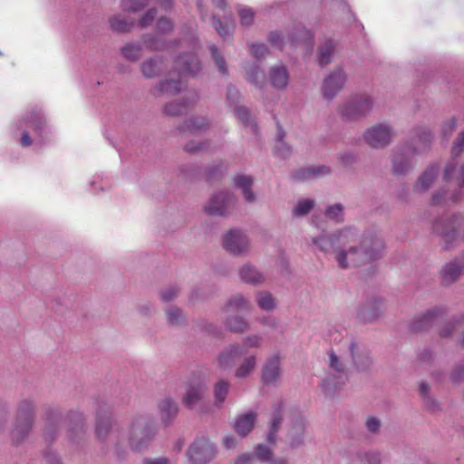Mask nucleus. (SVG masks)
I'll return each instance as SVG.
<instances>
[{"instance_id":"nucleus-23","label":"nucleus","mask_w":464,"mask_h":464,"mask_svg":"<svg viewBox=\"0 0 464 464\" xmlns=\"http://www.w3.org/2000/svg\"><path fill=\"white\" fill-rule=\"evenodd\" d=\"M35 416V400L31 396L22 398L17 403L15 420L34 423Z\"/></svg>"},{"instance_id":"nucleus-61","label":"nucleus","mask_w":464,"mask_h":464,"mask_svg":"<svg viewBox=\"0 0 464 464\" xmlns=\"http://www.w3.org/2000/svg\"><path fill=\"white\" fill-rule=\"evenodd\" d=\"M156 28L159 34H168L173 29V22L170 18L162 16L157 21Z\"/></svg>"},{"instance_id":"nucleus-38","label":"nucleus","mask_w":464,"mask_h":464,"mask_svg":"<svg viewBox=\"0 0 464 464\" xmlns=\"http://www.w3.org/2000/svg\"><path fill=\"white\" fill-rule=\"evenodd\" d=\"M439 172V166L431 165L426 169V170L420 175L418 181L415 184V190L422 192L427 190L432 184L435 177Z\"/></svg>"},{"instance_id":"nucleus-51","label":"nucleus","mask_w":464,"mask_h":464,"mask_svg":"<svg viewBox=\"0 0 464 464\" xmlns=\"http://www.w3.org/2000/svg\"><path fill=\"white\" fill-rule=\"evenodd\" d=\"M314 206V201L310 198L299 200L293 208L294 217H303L307 215Z\"/></svg>"},{"instance_id":"nucleus-36","label":"nucleus","mask_w":464,"mask_h":464,"mask_svg":"<svg viewBox=\"0 0 464 464\" xmlns=\"http://www.w3.org/2000/svg\"><path fill=\"white\" fill-rule=\"evenodd\" d=\"M335 50V43L332 39L324 40L318 47V63L325 66L332 63Z\"/></svg>"},{"instance_id":"nucleus-41","label":"nucleus","mask_w":464,"mask_h":464,"mask_svg":"<svg viewBox=\"0 0 464 464\" xmlns=\"http://www.w3.org/2000/svg\"><path fill=\"white\" fill-rule=\"evenodd\" d=\"M90 189L92 193L107 191L111 188L110 179L103 174H95L89 181Z\"/></svg>"},{"instance_id":"nucleus-59","label":"nucleus","mask_w":464,"mask_h":464,"mask_svg":"<svg viewBox=\"0 0 464 464\" xmlns=\"http://www.w3.org/2000/svg\"><path fill=\"white\" fill-rule=\"evenodd\" d=\"M238 16L242 26H250L254 22L255 12L249 7H244L238 10Z\"/></svg>"},{"instance_id":"nucleus-19","label":"nucleus","mask_w":464,"mask_h":464,"mask_svg":"<svg viewBox=\"0 0 464 464\" xmlns=\"http://www.w3.org/2000/svg\"><path fill=\"white\" fill-rule=\"evenodd\" d=\"M246 353V350L239 343L229 344L218 355V365L226 370L235 365L236 360Z\"/></svg>"},{"instance_id":"nucleus-47","label":"nucleus","mask_w":464,"mask_h":464,"mask_svg":"<svg viewBox=\"0 0 464 464\" xmlns=\"http://www.w3.org/2000/svg\"><path fill=\"white\" fill-rule=\"evenodd\" d=\"M208 48L218 72L222 75H227L228 71L225 57L221 54V53L218 51V47L215 44H210Z\"/></svg>"},{"instance_id":"nucleus-34","label":"nucleus","mask_w":464,"mask_h":464,"mask_svg":"<svg viewBox=\"0 0 464 464\" xmlns=\"http://www.w3.org/2000/svg\"><path fill=\"white\" fill-rule=\"evenodd\" d=\"M209 126V121L203 116L191 117L185 121L179 127L182 132L198 133L206 130Z\"/></svg>"},{"instance_id":"nucleus-24","label":"nucleus","mask_w":464,"mask_h":464,"mask_svg":"<svg viewBox=\"0 0 464 464\" xmlns=\"http://www.w3.org/2000/svg\"><path fill=\"white\" fill-rule=\"evenodd\" d=\"M165 69V60L162 56L150 57L140 63V72L147 79L160 76Z\"/></svg>"},{"instance_id":"nucleus-54","label":"nucleus","mask_w":464,"mask_h":464,"mask_svg":"<svg viewBox=\"0 0 464 464\" xmlns=\"http://www.w3.org/2000/svg\"><path fill=\"white\" fill-rule=\"evenodd\" d=\"M312 38H313V34H311L310 31L305 29L304 27H297L295 30V33L289 35V41L293 44H295L301 41L310 42L312 40Z\"/></svg>"},{"instance_id":"nucleus-25","label":"nucleus","mask_w":464,"mask_h":464,"mask_svg":"<svg viewBox=\"0 0 464 464\" xmlns=\"http://www.w3.org/2000/svg\"><path fill=\"white\" fill-rule=\"evenodd\" d=\"M160 419L165 425L173 421L179 413V405L171 397H165L158 403Z\"/></svg>"},{"instance_id":"nucleus-6","label":"nucleus","mask_w":464,"mask_h":464,"mask_svg":"<svg viewBox=\"0 0 464 464\" xmlns=\"http://www.w3.org/2000/svg\"><path fill=\"white\" fill-rule=\"evenodd\" d=\"M373 108V99L367 93L348 97L339 107V113L346 121H355L366 117Z\"/></svg>"},{"instance_id":"nucleus-30","label":"nucleus","mask_w":464,"mask_h":464,"mask_svg":"<svg viewBox=\"0 0 464 464\" xmlns=\"http://www.w3.org/2000/svg\"><path fill=\"white\" fill-rule=\"evenodd\" d=\"M61 419V414L55 410H51L47 412L46 424L44 431V437L47 442H52L56 439Z\"/></svg>"},{"instance_id":"nucleus-50","label":"nucleus","mask_w":464,"mask_h":464,"mask_svg":"<svg viewBox=\"0 0 464 464\" xmlns=\"http://www.w3.org/2000/svg\"><path fill=\"white\" fill-rule=\"evenodd\" d=\"M229 390V383L225 380L218 381L214 387V396L217 404L225 401Z\"/></svg>"},{"instance_id":"nucleus-3","label":"nucleus","mask_w":464,"mask_h":464,"mask_svg":"<svg viewBox=\"0 0 464 464\" xmlns=\"http://www.w3.org/2000/svg\"><path fill=\"white\" fill-rule=\"evenodd\" d=\"M157 433L154 419L149 414H137L130 422L128 433V444L132 451L146 450Z\"/></svg>"},{"instance_id":"nucleus-52","label":"nucleus","mask_w":464,"mask_h":464,"mask_svg":"<svg viewBox=\"0 0 464 464\" xmlns=\"http://www.w3.org/2000/svg\"><path fill=\"white\" fill-rule=\"evenodd\" d=\"M247 80L256 86L261 87L264 83L265 74L257 63L253 64L247 72Z\"/></svg>"},{"instance_id":"nucleus-9","label":"nucleus","mask_w":464,"mask_h":464,"mask_svg":"<svg viewBox=\"0 0 464 464\" xmlns=\"http://www.w3.org/2000/svg\"><path fill=\"white\" fill-rule=\"evenodd\" d=\"M224 249L235 256H245L250 251V239L241 229L233 228L222 237Z\"/></svg>"},{"instance_id":"nucleus-2","label":"nucleus","mask_w":464,"mask_h":464,"mask_svg":"<svg viewBox=\"0 0 464 464\" xmlns=\"http://www.w3.org/2000/svg\"><path fill=\"white\" fill-rule=\"evenodd\" d=\"M335 260L339 268L374 266L377 261V237L374 233H364L359 242L348 245L336 252Z\"/></svg>"},{"instance_id":"nucleus-64","label":"nucleus","mask_w":464,"mask_h":464,"mask_svg":"<svg viewBox=\"0 0 464 464\" xmlns=\"http://www.w3.org/2000/svg\"><path fill=\"white\" fill-rule=\"evenodd\" d=\"M269 44L276 48L282 49L285 44V35L280 31H272L268 34Z\"/></svg>"},{"instance_id":"nucleus-31","label":"nucleus","mask_w":464,"mask_h":464,"mask_svg":"<svg viewBox=\"0 0 464 464\" xmlns=\"http://www.w3.org/2000/svg\"><path fill=\"white\" fill-rule=\"evenodd\" d=\"M283 407L284 404L281 401H278L272 406L273 413L269 431L267 433V440L272 444L276 442V434L283 422Z\"/></svg>"},{"instance_id":"nucleus-39","label":"nucleus","mask_w":464,"mask_h":464,"mask_svg":"<svg viewBox=\"0 0 464 464\" xmlns=\"http://www.w3.org/2000/svg\"><path fill=\"white\" fill-rule=\"evenodd\" d=\"M251 307L250 302L240 294L233 295L224 306V313L229 314L235 311H248Z\"/></svg>"},{"instance_id":"nucleus-46","label":"nucleus","mask_w":464,"mask_h":464,"mask_svg":"<svg viewBox=\"0 0 464 464\" xmlns=\"http://www.w3.org/2000/svg\"><path fill=\"white\" fill-rule=\"evenodd\" d=\"M168 323L172 326H180L185 324V317L180 308L170 306L166 310Z\"/></svg>"},{"instance_id":"nucleus-20","label":"nucleus","mask_w":464,"mask_h":464,"mask_svg":"<svg viewBox=\"0 0 464 464\" xmlns=\"http://www.w3.org/2000/svg\"><path fill=\"white\" fill-rule=\"evenodd\" d=\"M240 280L247 285H260L266 280V276L257 266L251 263L244 264L238 271Z\"/></svg>"},{"instance_id":"nucleus-13","label":"nucleus","mask_w":464,"mask_h":464,"mask_svg":"<svg viewBox=\"0 0 464 464\" xmlns=\"http://www.w3.org/2000/svg\"><path fill=\"white\" fill-rule=\"evenodd\" d=\"M206 392V385L199 374L192 375L187 383L186 393L182 401L188 409H193L202 399Z\"/></svg>"},{"instance_id":"nucleus-11","label":"nucleus","mask_w":464,"mask_h":464,"mask_svg":"<svg viewBox=\"0 0 464 464\" xmlns=\"http://www.w3.org/2000/svg\"><path fill=\"white\" fill-rule=\"evenodd\" d=\"M237 201L236 196L228 191L222 190L215 193L204 207L207 214L217 217H225L229 213L230 207Z\"/></svg>"},{"instance_id":"nucleus-55","label":"nucleus","mask_w":464,"mask_h":464,"mask_svg":"<svg viewBox=\"0 0 464 464\" xmlns=\"http://www.w3.org/2000/svg\"><path fill=\"white\" fill-rule=\"evenodd\" d=\"M110 24L113 31L119 33L128 32L130 28V25L121 15H113L112 17H111Z\"/></svg>"},{"instance_id":"nucleus-56","label":"nucleus","mask_w":464,"mask_h":464,"mask_svg":"<svg viewBox=\"0 0 464 464\" xmlns=\"http://www.w3.org/2000/svg\"><path fill=\"white\" fill-rule=\"evenodd\" d=\"M343 207L340 203H336L328 206L325 209V216L330 218L336 220L337 222L343 221Z\"/></svg>"},{"instance_id":"nucleus-18","label":"nucleus","mask_w":464,"mask_h":464,"mask_svg":"<svg viewBox=\"0 0 464 464\" xmlns=\"http://www.w3.org/2000/svg\"><path fill=\"white\" fill-rule=\"evenodd\" d=\"M461 219L462 218L460 215H453L443 225L440 221H436L433 225V228L436 232L440 233L446 244H448L457 238Z\"/></svg>"},{"instance_id":"nucleus-10","label":"nucleus","mask_w":464,"mask_h":464,"mask_svg":"<svg viewBox=\"0 0 464 464\" xmlns=\"http://www.w3.org/2000/svg\"><path fill=\"white\" fill-rule=\"evenodd\" d=\"M349 352L353 366L358 372H366L372 366V353L365 342L353 339L349 343Z\"/></svg>"},{"instance_id":"nucleus-16","label":"nucleus","mask_w":464,"mask_h":464,"mask_svg":"<svg viewBox=\"0 0 464 464\" xmlns=\"http://www.w3.org/2000/svg\"><path fill=\"white\" fill-rule=\"evenodd\" d=\"M112 427L111 412L105 404H100L96 412L95 433L100 440H107Z\"/></svg>"},{"instance_id":"nucleus-21","label":"nucleus","mask_w":464,"mask_h":464,"mask_svg":"<svg viewBox=\"0 0 464 464\" xmlns=\"http://www.w3.org/2000/svg\"><path fill=\"white\" fill-rule=\"evenodd\" d=\"M234 187L241 191V195L246 204H254L256 201V196L252 189L254 179L252 176L237 174L233 178Z\"/></svg>"},{"instance_id":"nucleus-4","label":"nucleus","mask_w":464,"mask_h":464,"mask_svg":"<svg viewBox=\"0 0 464 464\" xmlns=\"http://www.w3.org/2000/svg\"><path fill=\"white\" fill-rule=\"evenodd\" d=\"M359 231L353 227H345L334 233H322L312 237L313 245L324 254L335 253L342 247L355 243Z\"/></svg>"},{"instance_id":"nucleus-44","label":"nucleus","mask_w":464,"mask_h":464,"mask_svg":"<svg viewBox=\"0 0 464 464\" xmlns=\"http://www.w3.org/2000/svg\"><path fill=\"white\" fill-rule=\"evenodd\" d=\"M256 366V355L246 356L241 364L237 368L235 376L238 379L246 378Z\"/></svg>"},{"instance_id":"nucleus-28","label":"nucleus","mask_w":464,"mask_h":464,"mask_svg":"<svg viewBox=\"0 0 464 464\" xmlns=\"http://www.w3.org/2000/svg\"><path fill=\"white\" fill-rule=\"evenodd\" d=\"M271 85L277 90H284L288 85L289 73L285 65H275L269 70Z\"/></svg>"},{"instance_id":"nucleus-53","label":"nucleus","mask_w":464,"mask_h":464,"mask_svg":"<svg viewBox=\"0 0 464 464\" xmlns=\"http://www.w3.org/2000/svg\"><path fill=\"white\" fill-rule=\"evenodd\" d=\"M254 457L255 459L268 464L272 460L273 451L268 446L265 444H258L255 449Z\"/></svg>"},{"instance_id":"nucleus-27","label":"nucleus","mask_w":464,"mask_h":464,"mask_svg":"<svg viewBox=\"0 0 464 464\" xmlns=\"http://www.w3.org/2000/svg\"><path fill=\"white\" fill-rule=\"evenodd\" d=\"M198 99L197 93H190L181 100L169 102L165 105V113L170 116H178L187 111L190 104Z\"/></svg>"},{"instance_id":"nucleus-43","label":"nucleus","mask_w":464,"mask_h":464,"mask_svg":"<svg viewBox=\"0 0 464 464\" xmlns=\"http://www.w3.org/2000/svg\"><path fill=\"white\" fill-rule=\"evenodd\" d=\"M439 313H440V309L429 311L426 314H422L412 323V330L414 332H420L428 329L431 325L433 319L439 314Z\"/></svg>"},{"instance_id":"nucleus-49","label":"nucleus","mask_w":464,"mask_h":464,"mask_svg":"<svg viewBox=\"0 0 464 464\" xmlns=\"http://www.w3.org/2000/svg\"><path fill=\"white\" fill-rule=\"evenodd\" d=\"M185 151L188 153H198L207 152L210 150V142L208 140H189L184 146Z\"/></svg>"},{"instance_id":"nucleus-35","label":"nucleus","mask_w":464,"mask_h":464,"mask_svg":"<svg viewBox=\"0 0 464 464\" xmlns=\"http://www.w3.org/2000/svg\"><path fill=\"white\" fill-rule=\"evenodd\" d=\"M464 265L456 261L447 264L441 271V283L445 285H450L462 274Z\"/></svg>"},{"instance_id":"nucleus-63","label":"nucleus","mask_w":464,"mask_h":464,"mask_svg":"<svg viewBox=\"0 0 464 464\" xmlns=\"http://www.w3.org/2000/svg\"><path fill=\"white\" fill-rule=\"evenodd\" d=\"M226 98L228 105L234 107V109L237 108V106H239L238 102L240 98V93L235 86H227Z\"/></svg>"},{"instance_id":"nucleus-17","label":"nucleus","mask_w":464,"mask_h":464,"mask_svg":"<svg viewBox=\"0 0 464 464\" xmlns=\"http://www.w3.org/2000/svg\"><path fill=\"white\" fill-rule=\"evenodd\" d=\"M305 430L306 422L304 417L299 416L292 420L287 433L289 447L292 450L298 449L304 444Z\"/></svg>"},{"instance_id":"nucleus-60","label":"nucleus","mask_w":464,"mask_h":464,"mask_svg":"<svg viewBox=\"0 0 464 464\" xmlns=\"http://www.w3.org/2000/svg\"><path fill=\"white\" fill-rule=\"evenodd\" d=\"M199 168L194 164H185L179 169L180 175L186 179H195L199 174Z\"/></svg>"},{"instance_id":"nucleus-37","label":"nucleus","mask_w":464,"mask_h":464,"mask_svg":"<svg viewBox=\"0 0 464 464\" xmlns=\"http://www.w3.org/2000/svg\"><path fill=\"white\" fill-rule=\"evenodd\" d=\"M141 42H130L125 44L120 50L121 54L129 62L135 63L141 57L143 51Z\"/></svg>"},{"instance_id":"nucleus-57","label":"nucleus","mask_w":464,"mask_h":464,"mask_svg":"<svg viewBox=\"0 0 464 464\" xmlns=\"http://www.w3.org/2000/svg\"><path fill=\"white\" fill-rule=\"evenodd\" d=\"M249 49L251 54L257 60L264 58L269 52L267 45L259 42L251 43Z\"/></svg>"},{"instance_id":"nucleus-26","label":"nucleus","mask_w":464,"mask_h":464,"mask_svg":"<svg viewBox=\"0 0 464 464\" xmlns=\"http://www.w3.org/2000/svg\"><path fill=\"white\" fill-rule=\"evenodd\" d=\"M377 317V298L375 295L364 300L359 307L357 319L361 324H368Z\"/></svg>"},{"instance_id":"nucleus-29","label":"nucleus","mask_w":464,"mask_h":464,"mask_svg":"<svg viewBox=\"0 0 464 464\" xmlns=\"http://www.w3.org/2000/svg\"><path fill=\"white\" fill-rule=\"evenodd\" d=\"M34 423L14 420V427L11 430V440L14 445H20L28 438Z\"/></svg>"},{"instance_id":"nucleus-5","label":"nucleus","mask_w":464,"mask_h":464,"mask_svg":"<svg viewBox=\"0 0 464 464\" xmlns=\"http://www.w3.org/2000/svg\"><path fill=\"white\" fill-rule=\"evenodd\" d=\"M191 52L179 54L174 61V68L179 76L195 75L201 68L200 62L196 52L200 49V43L198 36L189 32L187 36L182 39Z\"/></svg>"},{"instance_id":"nucleus-15","label":"nucleus","mask_w":464,"mask_h":464,"mask_svg":"<svg viewBox=\"0 0 464 464\" xmlns=\"http://www.w3.org/2000/svg\"><path fill=\"white\" fill-rule=\"evenodd\" d=\"M282 375L281 357L279 353L270 355L262 366L261 381L266 385L276 384Z\"/></svg>"},{"instance_id":"nucleus-40","label":"nucleus","mask_w":464,"mask_h":464,"mask_svg":"<svg viewBox=\"0 0 464 464\" xmlns=\"http://www.w3.org/2000/svg\"><path fill=\"white\" fill-rule=\"evenodd\" d=\"M256 421V414L247 412L239 416L235 423L236 431L242 437L248 434L254 427Z\"/></svg>"},{"instance_id":"nucleus-1","label":"nucleus","mask_w":464,"mask_h":464,"mask_svg":"<svg viewBox=\"0 0 464 464\" xmlns=\"http://www.w3.org/2000/svg\"><path fill=\"white\" fill-rule=\"evenodd\" d=\"M9 133L14 142L23 149L37 150L48 143L52 127L44 108L33 105L13 120Z\"/></svg>"},{"instance_id":"nucleus-62","label":"nucleus","mask_w":464,"mask_h":464,"mask_svg":"<svg viewBox=\"0 0 464 464\" xmlns=\"http://www.w3.org/2000/svg\"><path fill=\"white\" fill-rule=\"evenodd\" d=\"M179 294V288L177 285H169L160 291V299L165 303L171 302Z\"/></svg>"},{"instance_id":"nucleus-42","label":"nucleus","mask_w":464,"mask_h":464,"mask_svg":"<svg viewBox=\"0 0 464 464\" xmlns=\"http://www.w3.org/2000/svg\"><path fill=\"white\" fill-rule=\"evenodd\" d=\"M256 300L258 307L263 311H273L276 307V300L268 291H258Z\"/></svg>"},{"instance_id":"nucleus-14","label":"nucleus","mask_w":464,"mask_h":464,"mask_svg":"<svg viewBox=\"0 0 464 464\" xmlns=\"http://www.w3.org/2000/svg\"><path fill=\"white\" fill-rule=\"evenodd\" d=\"M67 420L70 425L69 440L75 445H79L83 440L86 432L84 414L78 410L71 411L67 414Z\"/></svg>"},{"instance_id":"nucleus-33","label":"nucleus","mask_w":464,"mask_h":464,"mask_svg":"<svg viewBox=\"0 0 464 464\" xmlns=\"http://www.w3.org/2000/svg\"><path fill=\"white\" fill-rule=\"evenodd\" d=\"M183 89V82L180 79L166 78L160 81L155 88L154 95L158 96L159 93L174 95L181 92Z\"/></svg>"},{"instance_id":"nucleus-8","label":"nucleus","mask_w":464,"mask_h":464,"mask_svg":"<svg viewBox=\"0 0 464 464\" xmlns=\"http://www.w3.org/2000/svg\"><path fill=\"white\" fill-rule=\"evenodd\" d=\"M217 455V446L207 437L197 438L187 450L190 464H209Z\"/></svg>"},{"instance_id":"nucleus-7","label":"nucleus","mask_w":464,"mask_h":464,"mask_svg":"<svg viewBox=\"0 0 464 464\" xmlns=\"http://www.w3.org/2000/svg\"><path fill=\"white\" fill-rule=\"evenodd\" d=\"M329 374L321 383L322 389L328 394L334 391L347 381V367L341 358L333 351L328 352Z\"/></svg>"},{"instance_id":"nucleus-32","label":"nucleus","mask_w":464,"mask_h":464,"mask_svg":"<svg viewBox=\"0 0 464 464\" xmlns=\"http://www.w3.org/2000/svg\"><path fill=\"white\" fill-rule=\"evenodd\" d=\"M331 174V168L325 165L309 166L298 169L295 178L299 180H308Z\"/></svg>"},{"instance_id":"nucleus-22","label":"nucleus","mask_w":464,"mask_h":464,"mask_svg":"<svg viewBox=\"0 0 464 464\" xmlns=\"http://www.w3.org/2000/svg\"><path fill=\"white\" fill-rule=\"evenodd\" d=\"M140 41L142 44L143 49L150 51H163L176 46L179 43V40L168 41L159 34H145Z\"/></svg>"},{"instance_id":"nucleus-58","label":"nucleus","mask_w":464,"mask_h":464,"mask_svg":"<svg viewBox=\"0 0 464 464\" xmlns=\"http://www.w3.org/2000/svg\"><path fill=\"white\" fill-rule=\"evenodd\" d=\"M152 0H125L124 8L130 12H139L150 5Z\"/></svg>"},{"instance_id":"nucleus-45","label":"nucleus","mask_w":464,"mask_h":464,"mask_svg":"<svg viewBox=\"0 0 464 464\" xmlns=\"http://www.w3.org/2000/svg\"><path fill=\"white\" fill-rule=\"evenodd\" d=\"M235 113L246 127L249 128L253 133H256V123L247 108L237 106V108H235Z\"/></svg>"},{"instance_id":"nucleus-48","label":"nucleus","mask_w":464,"mask_h":464,"mask_svg":"<svg viewBox=\"0 0 464 464\" xmlns=\"http://www.w3.org/2000/svg\"><path fill=\"white\" fill-rule=\"evenodd\" d=\"M226 325L230 331L236 333H242L248 327L247 322L242 316L238 315L227 318Z\"/></svg>"},{"instance_id":"nucleus-12","label":"nucleus","mask_w":464,"mask_h":464,"mask_svg":"<svg viewBox=\"0 0 464 464\" xmlns=\"http://www.w3.org/2000/svg\"><path fill=\"white\" fill-rule=\"evenodd\" d=\"M346 73L341 67L334 68L324 80L322 84L323 97L332 101L343 88Z\"/></svg>"}]
</instances>
